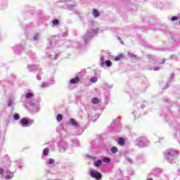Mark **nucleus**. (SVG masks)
Listing matches in <instances>:
<instances>
[{
  "instance_id": "17",
  "label": "nucleus",
  "mask_w": 180,
  "mask_h": 180,
  "mask_svg": "<svg viewBox=\"0 0 180 180\" xmlns=\"http://www.w3.org/2000/svg\"><path fill=\"white\" fill-rule=\"evenodd\" d=\"M103 162H107V163H109L110 162V159L109 158H105L103 159Z\"/></svg>"
},
{
  "instance_id": "6",
  "label": "nucleus",
  "mask_w": 180,
  "mask_h": 180,
  "mask_svg": "<svg viewBox=\"0 0 180 180\" xmlns=\"http://www.w3.org/2000/svg\"><path fill=\"white\" fill-rule=\"evenodd\" d=\"M93 15H94V18H98V16H99V11H98L97 9L94 8L93 10Z\"/></svg>"
},
{
  "instance_id": "13",
  "label": "nucleus",
  "mask_w": 180,
  "mask_h": 180,
  "mask_svg": "<svg viewBox=\"0 0 180 180\" xmlns=\"http://www.w3.org/2000/svg\"><path fill=\"white\" fill-rule=\"evenodd\" d=\"M105 65L107 67H112V61L108 60L105 61Z\"/></svg>"
},
{
  "instance_id": "1",
  "label": "nucleus",
  "mask_w": 180,
  "mask_h": 180,
  "mask_svg": "<svg viewBox=\"0 0 180 180\" xmlns=\"http://www.w3.org/2000/svg\"><path fill=\"white\" fill-rule=\"evenodd\" d=\"M91 176L95 178V179H101L102 178V174L96 170H91L90 172Z\"/></svg>"
},
{
  "instance_id": "14",
  "label": "nucleus",
  "mask_w": 180,
  "mask_h": 180,
  "mask_svg": "<svg viewBox=\"0 0 180 180\" xmlns=\"http://www.w3.org/2000/svg\"><path fill=\"white\" fill-rule=\"evenodd\" d=\"M101 164H102L101 160H97L96 162H94L95 167H99L101 165Z\"/></svg>"
},
{
  "instance_id": "20",
  "label": "nucleus",
  "mask_w": 180,
  "mask_h": 180,
  "mask_svg": "<svg viewBox=\"0 0 180 180\" xmlns=\"http://www.w3.org/2000/svg\"><path fill=\"white\" fill-rule=\"evenodd\" d=\"M49 164H50V165H53V164H54V159H49Z\"/></svg>"
},
{
  "instance_id": "24",
  "label": "nucleus",
  "mask_w": 180,
  "mask_h": 180,
  "mask_svg": "<svg viewBox=\"0 0 180 180\" xmlns=\"http://www.w3.org/2000/svg\"><path fill=\"white\" fill-rule=\"evenodd\" d=\"M164 63H165V59L163 60V61L162 62V64H164Z\"/></svg>"
},
{
  "instance_id": "8",
  "label": "nucleus",
  "mask_w": 180,
  "mask_h": 180,
  "mask_svg": "<svg viewBox=\"0 0 180 180\" xmlns=\"http://www.w3.org/2000/svg\"><path fill=\"white\" fill-rule=\"evenodd\" d=\"M57 122H61L63 120V115L58 114L56 117Z\"/></svg>"
},
{
  "instance_id": "21",
  "label": "nucleus",
  "mask_w": 180,
  "mask_h": 180,
  "mask_svg": "<svg viewBox=\"0 0 180 180\" xmlns=\"http://www.w3.org/2000/svg\"><path fill=\"white\" fill-rule=\"evenodd\" d=\"M5 174V170L3 168H0V175H4Z\"/></svg>"
},
{
  "instance_id": "2",
  "label": "nucleus",
  "mask_w": 180,
  "mask_h": 180,
  "mask_svg": "<svg viewBox=\"0 0 180 180\" xmlns=\"http://www.w3.org/2000/svg\"><path fill=\"white\" fill-rule=\"evenodd\" d=\"M22 126H27L29 124V120L27 118H22L20 120Z\"/></svg>"
},
{
  "instance_id": "3",
  "label": "nucleus",
  "mask_w": 180,
  "mask_h": 180,
  "mask_svg": "<svg viewBox=\"0 0 180 180\" xmlns=\"http://www.w3.org/2000/svg\"><path fill=\"white\" fill-rule=\"evenodd\" d=\"M70 82L73 85L75 84H78L79 82V77H76L75 78L70 79Z\"/></svg>"
},
{
  "instance_id": "22",
  "label": "nucleus",
  "mask_w": 180,
  "mask_h": 180,
  "mask_svg": "<svg viewBox=\"0 0 180 180\" xmlns=\"http://www.w3.org/2000/svg\"><path fill=\"white\" fill-rule=\"evenodd\" d=\"M177 20H178V17H176V16H174L171 18L172 22H174Z\"/></svg>"
},
{
  "instance_id": "10",
  "label": "nucleus",
  "mask_w": 180,
  "mask_h": 180,
  "mask_svg": "<svg viewBox=\"0 0 180 180\" xmlns=\"http://www.w3.org/2000/svg\"><path fill=\"white\" fill-rule=\"evenodd\" d=\"M123 58V55H119L118 56L115 58V61H120V60H122Z\"/></svg>"
},
{
  "instance_id": "15",
  "label": "nucleus",
  "mask_w": 180,
  "mask_h": 180,
  "mask_svg": "<svg viewBox=\"0 0 180 180\" xmlns=\"http://www.w3.org/2000/svg\"><path fill=\"white\" fill-rule=\"evenodd\" d=\"M32 96H34L33 93H27V94H26V98H27V99H29V98H32Z\"/></svg>"
},
{
  "instance_id": "16",
  "label": "nucleus",
  "mask_w": 180,
  "mask_h": 180,
  "mask_svg": "<svg viewBox=\"0 0 180 180\" xmlns=\"http://www.w3.org/2000/svg\"><path fill=\"white\" fill-rule=\"evenodd\" d=\"M13 118L15 119V120H19V119H20V116L19 115V114H15L13 115Z\"/></svg>"
},
{
  "instance_id": "4",
  "label": "nucleus",
  "mask_w": 180,
  "mask_h": 180,
  "mask_svg": "<svg viewBox=\"0 0 180 180\" xmlns=\"http://www.w3.org/2000/svg\"><path fill=\"white\" fill-rule=\"evenodd\" d=\"M7 175L6 176V179H12V177L13 176V173H12L11 171L7 172Z\"/></svg>"
},
{
  "instance_id": "7",
  "label": "nucleus",
  "mask_w": 180,
  "mask_h": 180,
  "mask_svg": "<svg viewBox=\"0 0 180 180\" xmlns=\"http://www.w3.org/2000/svg\"><path fill=\"white\" fill-rule=\"evenodd\" d=\"M91 103H94V105L96 103H99V98H92Z\"/></svg>"
},
{
  "instance_id": "11",
  "label": "nucleus",
  "mask_w": 180,
  "mask_h": 180,
  "mask_svg": "<svg viewBox=\"0 0 180 180\" xmlns=\"http://www.w3.org/2000/svg\"><path fill=\"white\" fill-rule=\"evenodd\" d=\"M111 152L112 153V154H116V153H117V147H112L111 148Z\"/></svg>"
},
{
  "instance_id": "23",
  "label": "nucleus",
  "mask_w": 180,
  "mask_h": 180,
  "mask_svg": "<svg viewBox=\"0 0 180 180\" xmlns=\"http://www.w3.org/2000/svg\"><path fill=\"white\" fill-rule=\"evenodd\" d=\"M11 105H12V102L10 101V102L8 103V106H11Z\"/></svg>"
},
{
  "instance_id": "5",
  "label": "nucleus",
  "mask_w": 180,
  "mask_h": 180,
  "mask_svg": "<svg viewBox=\"0 0 180 180\" xmlns=\"http://www.w3.org/2000/svg\"><path fill=\"white\" fill-rule=\"evenodd\" d=\"M118 144L119 146H124V139L122 137L118 139Z\"/></svg>"
},
{
  "instance_id": "19",
  "label": "nucleus",
  "mask_w": 180,
  "mask_h": 180,
  "mask_svg": "<svg viewBox=\"0 0 180 180\" xmlns=\"http://www.w3.org/2000/svg\"><path fill=\"white\" fill-rule=\"evenodd\" d=\"M91 82H96V81H98V79H96V77H92L90 79Z\"/></svg>"
},
{
  "instance_id": "12",
  "label": "nucleus",
  "mask_w": 180,
  "mask_h": 180,
  "mask_svg": "<svg viewBox=\"0 0 180 180\" xmlns=\"http://www.w3.org/2000/svg\"><path fill=\"white\" fill-rule=\"evenodd\" d=\"M44 155H49V148H44L43 150Z\"/></svg>"
},
{
  "instance_id": "9",
  "label": "nucleus",
  "mask_w": 180,
  "mask_h": 180,
  "mask_svg": "<svg viewBox=\"0 0 180 180\" xmlns=\"http://www.w3.org/2000/svg\"><path fill=\"white\" fill-rule=\"evenodd\" d=\"M70 121L72 126H78V123H77V121H75L74 119L72 118Z\"/></svg>"
},
{
  "instance_id": "18",
  "label": "nucleus",
  "mask_w": 180,
  "mask_h": 180,
  "mask_svg": "<svg viewBox=\"0 0 180 180\" xmlns=\"http://www.w3.org/2000/svg\"><path fill=\"white\" fill-rule=\"evenodd\" d=\"M53 25H58L59 21L57 19H55L52 21Z\"/></svg>"
}]
</instances>
